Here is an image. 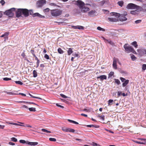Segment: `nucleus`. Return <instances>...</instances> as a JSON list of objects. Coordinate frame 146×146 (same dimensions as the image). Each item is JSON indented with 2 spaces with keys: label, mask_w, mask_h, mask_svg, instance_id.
Here are the masks:
<instances>
[{
  "label": "nucleus",
  "mask_w": 146,
  "mask_h": 146,
  "mask_svg": "<svg viewBox=\"0 0 146 146\" xmlns=\"http://www.w3.org/2000/svg\"><path fill=\"white\" fill-rule=\"evenodd\" d=\"M114 80H115V83L117 84L118 85H119L120 84V82L119 80L115 79Z\"/></svg>",
  "instance_id": "nucleus-38"
},
{
  "label": "nucleus",
  "mask_w": 146,
  "mask_h": 146,
  "mask_svg": "<svg viewBox=\"0 0 146 146\" xmlns=\"http://www.w3.org/2000/svg\"><path fill=\"white\" fill-rule=\"evenodd\" d=\"M60 95L61 97H62V98H67V96H66L62 94H60Z\"/></svg>",
  "instance_id": "nucleus-53"
},
{
  "label": "nucleus",
  "mask_w": 146,
  "mask_h": 146,
  "mask_svg": "<svg viewBox=\"0 0 146 146\" xmlns=\"http://www.w3.org/2000/svg\"><path fill=\"white\" fill-rule=\"evenodd\" d=\"M76 4L80 9L83 7L85 5L84 3L80 0L77 1Z\"/></svg>",
  "instance_id": "nucleus-7"
},
{
  "label": "nucleus",
  "mask_w": 146,
  "mask_h": 146,
  "mask_svg": "<svg viewBox=\"0 0 146 146\" xmlns=\"http://www.w3.org/2000/svg\"><path fill=\"white\" fill-rule=\"evenodd\" d=\"M68 120L69 122H71V123H73L76 124H78V123L77 122L75 121H74L72 120H71L70 119H68Z\"/></svg>",
  "instance_id": "nucleus-34"
},
{
  "label": "nucleus",
  "mask_w": 146,
  "mask_h": 146,
  "mask_svg": "<svg viewBox=\"0 0 146 146\" xmlns=\"http://www.w3.org/2000/svg\"><path fill=\"white\" fill-rule=\"evenodd\" d=\"M9 33L8 32H5L4 33V34L2 35L0 37H4L5 38V40L7 39L8 37L7 36L9 35Z\"/></svg>",
  "instance_id": "nucleus-19"
},
{
  "label": "nucleus",
  "mask_w": 146,
  "mask_h": 146,
  "mask_svg": "<svg viewBox=\"0 0 146 146\" xmlns=\"http://www.w3.org/2000/svg\"><path fill=\"white\" fill-rule=\"evenodd\" d=\"M5 93H6L8 94L11 95H18L17 93H15V92H17V91H15L13 92H8L6 91H4Z\"/></svg>",
  "instance_id": "nucleus-20"
},
{
  "label": "nucleus",
  "mask_w": 146,
  "mask_h": 146,
  "mask_svg": "<svg viewBox=\"0 0 146 146\" xmlns=\"http://www.w3.org/2000/svg\"><path fill=\"white\" fill-rule=\"evenodd\" d=\"M105 116L104 115H102L100 116V118L103 120L104 119Z\"/></svg>",
  "instance_id": "nucleus-58"
},
{
  "label": "nucleus",
  "mask_w": 146,
  "mask_h": 146,
  "mask_svg": "<svg viewBox=\"0 0 146 146\" xmlns=\"http://www.w3.org/2000/svg\"><path fill=\"white\" fill-rule=\"evenodd\" d=\"M97 13L95 10H92L88 13V15L91 17H93L96 15Z\"/></svg>",
  "instance_id": "nucleus-12"
},
{
  "label": "nucleus",
  "mask_w": 146,
  "mask_h": 146,
  "mask_svg": "<svg viewBox=\"0 0 146 146\" xmlns=\"http://www.w3.org/2000/svg\"><path fill=\"white\" fill-rule=\"evenodd\" d=\"M41 131L44 132H45L47 133H51V132L50 131H48L45 129H41Z\"/></svg>",
  "instance_id": "nucleus-35"
},
{
  "label": "nucleus",
  "mask_w": 146,
  "mask_h": 146,
  "mask_svg": "<svg viewBox=\"0 0 146 146\" xmlns=\"http://www.w3.org/2000/svg\"><path fill=\"white\" fill-rule=\"evenodd\" d=\"M120 80L121 81L123 82L125 81L126 80L125 78H123L122 77H120Z\"/></svg>",
  "instance_id": "nucleus-52"
},
{
  "label": "nucleus",
  "mask_w": 146,
  "mask_h": 146,
  "mask_svg": "<svg viewBox=\"0 0 146 146\" xmlns=\"http://www.w3.org/2000/svg\"><path fill=\"white\" fill-rule=\"evenodd\" d=\"M58 52L60 54H63V50L60 48H59L58 49Z\"/></svg>",
  "instance_id": "nucleus-31"
},
{
  "label": "nucleus",
  "mask_w": 146,
  "mask_h": 146,
  "mask_svg": "<svg viewBox=\"0 0 146 146\" xmlns=\"http://www.w3.org/2000/svg\"><path fill=\"white\" fill-rule=\"evenodd\" d=\"M21 126H23L25 127H32V126L31 125H22Z\"/></svg>",
  "instance_id": "nucleus-60"
},
{
  "label": "nucleus",
  "mask_w": 146,
  "mask_h": 146,
  "mask_svg": "<svg viewBox=\"0 0 146 146\" xmlns=\"http://www.w3.org/2000/svg\"><path fill=\"white\" fill-rule=\"evenodd\" d=\"M72 27L73 29H78L80 30H82L84 29V27L83 26H75L74 25L72 26Z\"/></svg>",
  "instance_id": "nucleus-15"
},
{
  "label": "nucleus",
  "mask_w": 146,
  "mask_h": 146,
  "mask_svg": "<svg viewBox=\"0 0 146 146\" xmlns=\"http://www.w3.org/2000/svg\"><path fill=\"white\" fill-rule=\"evenodd\" d=\"M124 48L127 53L131 52L133 49V48L131 46H128L127 44H125L124 45Z\"/></svg>",
  "instance_id": "nucleus-6"
},
{
  "label": "nucleus",
  "mask_w": 146,
  "mask_h": 146,
  "mask_svg": "<svg viewBox=\"0 0 146 146\" xmlns=\"http://www.w3.org/2000/svg\"><path fill=\"white\" fill-rule=\"evenodd\" d=\"M80 10L82 13H86L90 9L88 7L84 6Z\"/></svg>",
  "instance_id": "nucleus-14"
},
{
  "label": "nucleus",
  "mask_w": 146,
  "mask_h": 146,
  "mask_svg": "<svg viewBox=\"0 0 146 146\" xmlns=\"http://www.w3.org/2000/svg\"><path fill=\"white\" fill-rule=\"evenodd\" d=\"M44 58L47 60H48L49 59V57L48 55L47 54H45L44 56Z\"/></svg>",
  "instance_id": "nucleus-47"
},
{
  "label": "nucleus",
  "mask_w": 146,
  "mask_h": 146,
  "mask_svg": "<svg viewBox=\"0 0 146 146\" xmlns=\"http://www.w3.org/2000/svg\"><path fill=\"white\" fill-rule=\"evenodd\" d=\"M49 140L51 141H56V139L54 138H50L49 139Z\"/></svg>",
  "instance_id": "nucleus-49"
},
{
  "label": "nucleus",
  "mask_w": 146,
  "mask_h": 146,
  "mask_svg": "<svg viewBox=\"0 0 146 146\" xmlns=\"http://www.w3.org/2000/svg\"><path fill=\"white\" fill-rule=\"evenodd\" d=\"M33 76L35 78L37 76V73L36 71L34 70L33 72Z\"/></svg>",
  "instance_id": "nucleus-30"
},
{
  "label": "nucleus",
  "mask_w": 146,
  "mask_h": 146,
  "mask_svg": "<svg viewBox=\"0 0 146 146\" xmlns=\"http://www.w3.org/2000/svg\"><path fill=\"white\" fill-rule=\"evenodd\" d=\"M108 19L111 22H116L118 21L117 18H116L115 17L108 18Z\"/></svg>",
  "instance_id": "nucleus-16"
},
{
  "label": "nucleus",
  "mask_w": 146,
  "mask_h": 146,
  "mask_svg": "<svg viewBox=\"0 0 146 146\" xmlns=\"http://www.w3.org/2000/svg\"><path fill=\"white\" fill-rule=\"evenodd\" d=\"M113 101L112 100H109L108 101V105H110V104H111V103H113Z\"/></svg>",
  "instance_id": "nucleus-45"
},
{
  "label": "nucleus",
  "mask_w": 146,
  "mask_h": 146,
  "mask_svg": "<svg viewBox=\"0 0 146 146\" xmlns=\"http://www.w3.org/2000/svg\"><path fill=\"white\" fill-rule=\"evenodd\" d=\"M140 7L138 5L132 3L128 4L126 7V8L128 9H138L140 8Z\"/></svg>",
  "instance_id": "nucleus-4"
},
{
  "label": "nucleus",
  "mask_w": 146,
  "mask_h": 146,
  "mask_svg": "<svg viewBox=\"0 0 146 146\" xmlns=\"http://www.w3.org/2000/svg\"><path fill=\"white\" fill-rule=\"evenodd\" d=\"M67 54L68 55H70L72 54L73 52V48H68V50L67 51Z\"/></svg>",
  "instance_id": "nucleus-21"
},
{
  "label": "nucleus",
  "mask_w": 146,
  "mask_h": 146,
  "mask_svg": "<svg viewBox=\"0 0 146 146\" xmlns=\"http://www.w3.org/2000/svg\"><path fill=\"white\" fill-rule=\"evenodd\" d=\"M114 73L113 72L111 71L108 74V78H111V77L113 76Z\"/></svg>",
  "instance_id": "nucleus-27"
},
{
  "label": "nucleus",
  "mask_w": 146,
  "mask_h": 146,
  "mask_svg": "<svg viewBox=\"0 0 146 146\" xmlns=\"http://www.w3.org/2000/svg\"><path fill=\"white\" fill-rule=\"evenodd\" d=\"M50 9L48 8H47L44 10V12H47L49 11Z\"/></svg>",
  "instance_id": "nucleus-56"
},
{
  "label": "nucleus",
  "mask_w": 146,
  "mask_h": 146,
  "mask_svg": "<svg viewBox=\"0 0 146 146\" xmlns=\"http://www.w3.org/2000/svg\"><path fill=\"white\" fill-rule=\"evenodd\" d=\"M138 55L140 57L146 55V49L145 48H141L137 50Z\"/></svg>",
  "instance_id": "nucleus-5"
},
{
  "label": "nucleus",
  "mask_w": 146,
  "mask_h": 146,
  "mask_svg": "<svg viewBox=\"0 0 146 146\" xmlns=\"http://www.w3.org/2000/svg\"><path fill=\"white\" fill-rule=\"evenodd\" d=\"M97 79H100L101 80H103L107 79V76L105 75H102L97 77Z\"/></svg>",
  "instance_id": "nucleus-17"
},
{
  "label": "nucleus",
  "mask_w": 146,
  "mask_h": 146,
  "mask_svg": "<svg viewBox=\"0 0 146 146\" xmlns=\"http://www.w3.org/2000/svg\"><path fill=\"white\" fill-rule=\"evenodd\" d=\"M38 144V143L37 142H29V141L27 142V144L31 146H35Z\"/></svg>",
  "instance_id": "nucleus-18"
},
{
  "label": "nucleus",
  "mask_w": 146,
  "mask_h": 146,
  "mask_svg": "<svg viewBox=\"0 0 146 146\" xmlns=\"http://www.w3.org/2000/svg\"><path fill=\"white\" fill-rule=\"evenodd\" d=\"M117 61H118V59L115 57H114L113 58V68L115 69H116L117 68Z\"/></svg>",
  "instance_id": "nucleus-10"
},
{
  "label": "nucleus",
  "mask_w": 146,
  "mask_h": 146,
  "mask_svg": "<svg viewBox=\"0 0 146 146\" xmlns=\"http://www.w3.org/2000/svg\"><path fill=\"white\" fill-rule=\"evenodd\" d=\"M3 80L5 81H8L11 80V78L7 77L4 78H3Z\"/></svg>",
  "instance_id": "nucleus-48"
},
{
  "label": "nucleus",
  "mask_w": 146,
  "mask_h": 146,
  "mask_svg": "<svg viewBox=\"0 0 146 146\" xmlns=\"http://www.w3.org/2000/svg\"><path fill=\"white\" fill-rule=\"evenodd\" d=\"M49 5L51 6H55L56 5L55 3H50Z\"/></svg>",
  "instance_id": "nucleus-54"
},
{
  "label": "nucleus",
  "mask_w": 146,
  "mask_h": 146,
  "mask_svg": "<svg viewBox=\"0 0 146 146\" xmlns=\"http://www.w3.org/2000/svg\"><path fill=\"white\" fill-rule=\"evenodd\" d=\"M31 53L34 56H36V55L34 54V51L33 50H31Z\"/></svg>",
  "instance_id": "nucleus-57"
},
{
  "label": "nucleus",
  "mask_w": 146,
  "mask_h": 146,
  "mask_svg": "<svg viewBox=\"0 0 146 146\" xmlns=\"http://www.w3.org/2000/svg\"><path fill=\"white\" fill-rule=\"evenodd\" d=\"M0 3L2 5H4L5 3V2L4 0H1Z\"/></svg>",
  "instance_id": "nucleus-55"
},
{
  "label": "nucleus",
  "mask_w": 146,
  "mask_h": 146,
  "mask_svg": "<svg viewBox=\"0 0 146 146\" xmlns=\"http://www.w3.org/2000/svg\"><path fill=\"white\" fill-rule=\"evenodd\" d=\"M141 20H137L135 21V23L136 24H138L140 23L141 22Z\"/></svg>",
  "instance_id": "nucleus-59"
},
{
  "label": "nucleus",
  "mask_w": 146,
  "mask_h": 146,
  "mask_svg": "<svg viewBox=\"0 0 146 146\" xmlns=\"http://www.w3.org/2000/svg\"><path fill=\"white\" fill-rule=\"evenodd\" d=\"M130 13L132 15H135L137 14V12L136 11H131Z\"/></svg>",
  "instance_id": "nucleus-46"
},
{
  "label": "nucleus",
  "mask_w": 146,
  "mask_h": 146,
  "mask_svg": "<svg viewBox=\"0 0 146 146\" xmlns=\"http://www.w3.org/2000/svg\"><path fill=\"white\" fill-rule=\"evenodd\" d=\"M22 15L25 17H27L29 15V10L26 9H22Z\"/></svg>",
  "instance_id": "nucleus-9"
},
{
  "label": "nucleus",
  "mask_w": 146,
  "mask_h": 146,
  "mask_svg": "<svg viewBox=\"0 0 146 146\" xmlns=\"http://www.w3.org/2000/svg\"><path fill=\"white\" fill-rule=\"evenodd\" d=\"M129 82V81L128 80H126L122 84V86L123 87L126 86L128 84Z\"/></svg>",
  "instance_id": "nucleus-22"
},
{
  "label": "nucleus",
  "mask_w": 146,
  "mask_h": 146,
  "mask_svg": "<svg viewBox=\"0 0 146 146\" xmlns=\"http://www.w3.org/2000/svg\"><path fill=\"white\" fill-rule=\"evenodd\" d=\"M51 15L54 17H57L61 15L62 11L58 9H53L51 10Z\"/></svg>",
  "instance_id": "nucleus-2"
},
{
  "label": "nucleus",
  "mask_w": 146,
  "mask_h": 146,
  "mask_svg": "<svg viewBox=\"0 0 146 146\" xmlns=\"http://www.w3.org/2000/svg\"><path fill=\"white\" fill-rule=\"evenodd\" d=\"M97 29L98 30H99V31H105V30L104 29L102 28L101 27H98L97 28Z\"/></svg>",
  "instance_id": "nucleus-44"
},
{
  "label": "nucleus",
  "mask_w": 146,
  "mask_h": 146,
  "mask_svg": "<svg viewBox=\"0 0 146 146\" xmlns=\"http://www.w3.org/2000/svg\"><path fill=\"white\" fill-rule=\"evenodd\" d=\"M28 142V141H25V140H20L19 141V142L20 143H26L27 144V142Z\"/></svg>",
  "instance_id": "nucleus-29"
},
{
  "label": "nucleus",
  "mask_w": 146,
  "mask_h": 146,
  "mask_svg": "<svg viewBox=\"0 0 146 146\" xmlns=\"http://www.w3.org/2000/svg\"><path fill=\"white\" fill-rule=\"evenodd\" d=\"M131 44L136 48H137L138 46V45L137 44V42L136 41H135L133 42Z\"/></svg>",
  "instance_id": "nucleus-26"
},
{
  "label": "nucleus",
  "mask_w": 146,
  "mask_h": 146,
  "mask_svg": "<svg viewBox=\"0 0 146 146\" xmlns=\"http://www.w3.org/2000/svg\"><path fill=\"white\" fill-rule=\"evenodd\" d=\"M68 129L69 128H67L65 127H64L62 128V130L66 132H68Z\"/></svg>",
  "instance_id": "nucleus-33"
},
{
  "label": "nucleus",
  "mask_w": 146,
  "mask_h": 146,
  "mask_svg": "<svg viewBox=\"0 0 146 146\" xmlns=\"http://www.w3.org/2000/svg\"><path fill=\"white\" fill-rule=\"evenodd\" d=\"M75 131V130L73 129H68V132H74Z\"/></svg>",
  "instance_id": "nucleus-51"
},
{
  "label": "nucleus",
  "mask_w": 146,
  "mask_h": 146,
  "mask_svg": "<svg viewBox=\"0 0 146 146\" xmlns=\"http://www.w3.org/2000/svg\"><path fill=\"white\" fill-rule=\"evenodd\" d=\"M117 4L119 6L121 7L123 5L124 2L122 1H119L117 2Z\"/></svg>",
  "instance_id": "nucleus-23"
},
{
  "label": "nucleus",
  "mask_w": 146,
  "mask_h": 146,
  "mask_svg": "<svg viewBox=\"0 0 146 146\" xmlns=\"http://www.w3.org/2000/svg\"><path fill=\"white\" fill-rule=\"evenodd\" d=\"M56 106H57L58 107H60L61 108H64V107L63 106H61L59 104H56Z\"/></svg>",
  "instance_id": "nucleus-62"
},
{
  "label": "nucleus",
  "mask_w": 146,
  "mask_h": 146,
  "mask_svg": "<svg viewBox=\"0 0 146 146\" xmlns=\"http://www.w3.org/2000/svg\"><path fill=\"white\" fill-rule=\"evenodd\" d=\"M91 145H93V146H100V145H99L97 143H94V142H92L91 144H90Z\"/></svg>",
  "instance_id": "nucleus-37"
},
{
  "label": "nucleus",
  "mask_w": 146,
  "mask_h": 146,
  "mask_svg": "<svg viewBox=\"0 0 146 146\" xmlns=\"http://www.w3.org/2000/svg\"><path fill=\"white\" fill-rule=\"evenodd\" d=\"M72 55L74 56V57H78L79 56V54H77L76 53H73L72 54Z\"/></svg>",
  "instance_id": "nucleus-50"
},
{
  "label": "nucleus",
  "mask_w": 146,
  "mask_h": 146,
  "mask_svg": "<svg viewBox=\"0 0 146 146\" xmlns=\"http://www.w3.org/2000/svg\"><path fill=\"white\" fill-rule=\"evenodd\" d=\"M46 1L45 0H40L38 1L37 2V6L38 7H42L43 5L46 4Z\"/></svg>",
  "instance_id": "nucleus-8"
},
{
  "label": "nucleus",
  "mask_w": 146,
  "mask_h": 146,
  "mask_svg": "<svg viewBox=\"0 0 146 146\" xmlns=\"http://www.w3.org/2000/svg\"><path fill=\"white\" fill-rule=\"evenodd\" d=\"M105 42L106 43L108 42L111 44H113V42H112L110 40L105 39Z\"/></svg>",
  "instance_id": "nucleus-28"
},
{
  "label": "nucleus",
  "mask_w": 146,
  "mask_h": 146,
  "mask_svg": "<svg viewBox=\"0 0 146 146\" xmlns=\"http://www.w3.org/2000/svg\"><path fill=\"white\" fill-rule=\"evenodd\" d=\"M87 126L89 127H94L96 128H98L99 127V126L98 125H87Z\"/></svg>",
  "instance_id": "nucleus-25"
},
{
  "label": "nucleus",
  "mask_w": 146,
  "mask_h": 146,
  "mask_svg": "<svg viewBox=\"0 0 146 146\" xmlns=\"http://www.w3.org/2000/svg\"><path fill=\"white\" fill-rule=\"evenodd\" d=\"M24 103H28L29 104H35L36 105H37L36 104L34 103L33 102H32L25 101V102H24Z\"/></svg>",
  "instance_id": "nucleus-42"
},
{
  "label": "nucleus",
  "mask_w": 146,
  "mask_h": 146,
  "mask_svg": "<svg viewBox=\"0 0 146 146\" xmlns=\"http://www.w3.org/2000/svg\"><path fill=\"white\" fill-rule=\"evenodd\" d=\"M15 9L14 8H11L6 11L4 12V14L8 16L9 17H12L14 15L13 12L15 11Z\"/></svg>",
  "instance_id": "nucleus-3"
},
{
  "label": "nucleus",
  "mask_w": 146,
  "mask_h": 146,
  "mask_svg": "<svg viewBox=\"0 0 146 146\" xmlns=\"http://www.w3.org/2000/svg\"><path fill=\"white\" fill-rule=\"evenodd\" d=\"M122 94V93L121 92L118 91L117 92V95L119 96H121V95Z\"/></svg>",
  "instance_id": "nucleus-61"
},
{
  "label": "nucleus",
  "mask_w": 146,
  "mask_h": 146,
  "mask_svg": "<svg viewBox=\"0 0 146 146\" xmlns=\"http://www.w3.org/2000/svg\"><path fill=\"white\" fill-rule=\"evenodd\" d=\"M22 9H19L17 11H16V16L18 17H21L22 15Z\"/></svg>",
  "instance_id": "nucleus-11"
},
{
  "label": "nucleus",
  "mask_w": 146,
  "mask_h": 146,
  "mask_svg": "<svg viewBox=\"0 0 146 146\" xmlns=\"http://www.w3.org/2000/svg\"><path fill=\"white\" fill-rule=\"evenodd\" d=\"M29 110L31 111H36V109L34 108H29Z\"/></svg>",
  "instance_id": "nucleus-32"
},
{
  "label": "nucleus",
  "mask_w": 146,
  "mask_h": 146,
  "mask_svg": "<svg viewBox=\"0 0 146 146\" xmlns=\"http://www.w3.org/2000/svg\"><path fill=\"white\" fill-rule=\"evenodd\" d=\"M75 11L76 13H80V10H78L77 9H75Z\"/></svg>",
  "instance_id": "nucleus-63"
},
{
  "label": "nucleus",
  "mask_w": 146,
  "mask_h": 146,
  "mask_svg": "<svg viewBox=\"0 0 146 146\" xmlns=\"http://www.w3.org/2000/svg\"><path fill=\"white\" fill-rule=\"evenodd\" d=\"M29 13L30 15H32L33 17V15L34 14L33 11V10L32 9L29 10Z\"/></svg>",
  "instance_id": "nucleus-39"
},
{
  "label": "nucleus",
  "mask_w": 146,
  "mask_h": 146,
  "mask_svg": "<svg viewBox=\"0 0 146 146\" xmlns=\"http://www.w3.org/2000/svg\"><path fill=\"white\" fill-rule=\"evenodd\" d=\"M130 55L131 58L132 60L134 61L137 59V58L133 54H130Z\"/></svg>",
  "instance_id": "nucleus-24"
},
{
  "label": "nucleus",
  "mask_w": 146,
  "mask_h": 146,
  "mask_svg": "<svg viewBox=\"0 0 146 146\" xmlns=\"http://www.w3.org/2000/svg\"><path fill=\"white\" fill-rule=\"evenodd\" d=\"M29 94L32 98H37V99H40V100H42V99L41 98H40L38 97H36L34 96H32L31 94L30 93H29Z\"/></svg>",
  "instance_id": "nucleus-41"
},
{
  "label": "nucleus",
  "mask_w": 146,
  "mask_h": 146,
  "mask_svg": "<svg viewBox=\"0 0 146 146\" xmlns=\"http://www.w3.org/2000/svg\"><path fill=\"white\" fill-rule=\"evenodd\" d=\"M9 144L10 145H15V143H12V142H9Z\"/></svg>",
  "instance_id": "nucleus-64"
},
{
  "label": "nucleus",
  "mask_w": 146,
  "mask_h": 146,
  "mask_svg": "<svg viewBox=\"0 0 146 146\" xmlns=\"http://www.w3.org/2000/svg\"><path fill=\"white\" fill-rule=\"evenodd\" d=\"M142 69L145 70L146 69V64H143L142 66Z\"/></svg>",
  "instance_id": "nucleus-43"
},
{
  "label": "nucleus",
  "mask_w": 146,
  "mask_h": 146,
  "mask_svg": "<svg viewBox=\"0 0 146 146\" xmlns=\"http://www.w3.org/2000/svg\"><path fill=\"white\" fill-rule=\"evenodd\" d=\"M38 17L39 18H44V16H42L41 15L39 14L38 13H34L33 15V17Z\"/></svg>",
  "instance_id": "nucleus-13"
},
{
  "label": "nucleus",
  "mask_w": 146,
  "mask_h": 146,
  "mask_svg": "<svg viewBox=\"0 0 146 146\" xmlns=\"http://www.w3.org/2000/svg\"><path fill=\"white\" fill-rule=\"evenodd\" d=\"M11 140L13 142H16L17 141V139L15 137H12L11 138Z\"/></svg>",
  "instance_id": "nucleus-40"
},
{
  "label": "nucleus",
  "mask_w": 146,
  "mask_h": 146,
  "mask_svg": "<svg viewBox=\"0 0 146 146\" xmlns=\"http://www.w3.org/2000/svg\"><path fill=\"white\" fill-rule=\"evenodd\" d=\"M111 15L114 16L116 17L119 18V19L120 21H125L127 20V18L125 16L127 15V13L125 12L123 14H120L119 13L112 12L110 13Z\"/></svg>",
  "instance_id": "nucleus-1"
},
{
  "label": "nucleus",
  "mask_w": 146,
  "mask_h": 146,
  "mask_svg": "<svg viewBox=\"0 0 146 146\" xmlns=\"http://www.w3.org/2000/svg\"><path fill=\"white\" fill-rule=\"evenodd\" d=\"M15 83L16 84H17L20 85H22L23 84V83L20 81H15Z\"/></svg>",
  "instance_id": "nucleus-36"
}]
</instances>
